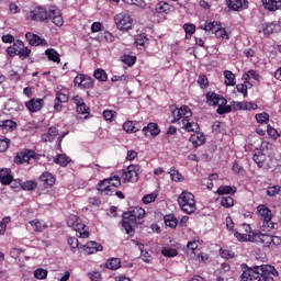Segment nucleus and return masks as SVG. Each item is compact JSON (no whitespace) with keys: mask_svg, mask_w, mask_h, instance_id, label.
<instances>
[{"mask_svg":"<svg viewBox=\"0 0 281 281\" xmlns=\"http://www.w3.org/2000/svg\"><path fill=\"white\" fill-rule=\"evenodd\" d=\"M243 273L239 277L241 281H274L273 276H278L276 267L271 265L254 266L241 265Z\"/></svg>","mask_w":281,"mask_h":281,"instance_id":"nucleus-1","label":"nucleus"},{"mask_svg":"<svg viewBox=\"0 0 281 281\" xmlns=\"http://www.w3.org/2000/svg\"><path fill=\"white\" fill-rule=\"evenodd\" d=\"M235 238L239 240V243H256L257 245H263V247H278L281 245L280 236H271L262 233L252 232V234H245L240 232L234 233Z\"/></svg>","mask_w":281,"mask_h":281,"instance_id":"nucleus-2","label":"nucleus"},{"mask_svg":"<svg viewBox=\"0 0 281 281\" xmlns=\"http://www.w3.org/2000/svg\"><path fill=\"white\" fill-rule=\"evenodd\" d=\"M146 216V211L143 207L135 206L128 212H124L121 225L130 236L135 235V227Z\"/></svg>","mask_w":281,"mask_h":281,"instance_id":"nucleus-3","label":"nucleus"},{"mask_svg":"<svg viewBox=\"0 0 281 281\" xmlns=\"http://www.w3.org/2000/svg\"><path fill=\"white\" fill-rule=\"evenodd\" d=\"M206 102L210 106H218L217 113L218 115H224V113H229L232 111V106L227 105V99L223 98L214 92L206 94Z\"/></svg>","mask_w":281,"mask_h":281,"instance_id":"nucleus-4","label":"nucleus"},{"mask_svg":"<svg viewBox=\"0 0 281 281\" xmlns=\"http://www.w3.org/2000/svg\"><path fill=\"white\" fill-rule=\"evenodd\" d=\"M178 203L181 207L182 212H186L187 214H194L196 212V202L194 201V194L183 191L179 198Z\"/></svg>","mask_w":281,"mask_h":281,"instance_id":"nucleus-5","label":"nucleus"},{"mask_svg":"<svg viewBox=\"0 0 281 281\" xmlns=\"http://www.w3.org/2000/svg\"><path fill=\"white\" fill-rule=\"evenodd\" d=\"M30 21H35L37 23H48L52 20V12L45 7H34L27 14Z\"/></svg>","mask_w":281,"mask_h":281,"instance_id":"nucleus-6","label":"nucleus"},{"mask_svg":"<svg viewBox=\"0 0 281 281\" xmlns=\"http://www.w3.org/2000/svg\"><path fill=\"white\" fill-rule=\"evenodd\" d=\"M32 50L30 48L25 47L22 41H16L12 46H9L7 48V54L14 58V56H20L21 60H25L30 56Z\"/></svg>","mask_w":281,"mask_h":281,"instance_id":"nucleus-7","label":"nucleus"},{"mask_svg":"<svg viewBox=\"0 0 281 281\" xmlns=\"http://www.w3.org/2000/svg\"><path fill=\"white\" fill-rule=\"evenodd\" d=\"M257 212L259 214L260 221L263 222V224L261 225V232H271V229H273L274 227L273 222H271V210H269L265 205H259L257 207Z\"/></svg>","mask_w":281,"mask_h":281,"instance_id":"nucleus-8","label":"nucleus"},{"mask_svg":"<svg viewBox=\"0 0 281 281\" xmlns=\"http://www.w3.org/2000/svg\"><path fill=\"white\" fill-rule=\"evenodd\" d=\"M67 225L75 229V232H79V238H89V233L86 229L87 225L82 224V220L77 215H70Z\"/></svg>","mask_w":281,"mask_h":281,"instance_id":"nucleus-9","label":"nucleus"},{"mask_svg":"<svg viewBox=\"0 0 281 281\" xmlns=\"http://www.w3.org/2000/svg\"><path fill=\"white\" fill-rule=\"evenodd\" d=\"M142 175V167L139 165H130L123 170V179L127 183H137Z\"/></svg>","mask_w":281,"mask_h":281,"instance_id":"nucleus-10","label":"nucleus"},{"mask_svg":"<svg viewBox=\"0 0 281 281\" xmlns=\"http://www.w3.org/2000/svg\"><path fill=\"white\" fill-rule=\"evenodd\" d=\"M114 22L117 30H121V32H126L133 27V19L124 12L116 14L114 16Z\"/></svg>","mask_w":281,"mask_h":281,"instance_id":"nucleus-11","label":"nucleus"},{"mask_svg":"<svg viewBox=\"0 0 281 281\" xmlns=\"http://www.w3.org/2000/svg\"><path fill=\"white\" fill-rule=\"evenodd\" d=\"M173 120L172 122H178V124H186L190 116L192 115V111L188 105L181 106L180 109H176L172 111Z\"/></svg>","mask_w":281,"mask_h":281,"instance_id":"nucleus-12","label":"nucleus"},{"mask_svg":"<svg viewBox=\"0 0 281 281\" xmlns=\"http://www.w3.org/2000/svg\"><path fill=\"white\" fill-rule=\"evenodd\" d=\"M35 155L36 153L34 150L23 149L16 154L14 164H27Z\"/></svg>","mask_w":281,"mask_h":281,"instance_id":"nucleus-13","label":"nucleus"},{"mask_svg":"<svg viewBox=\"0 0 281 281\" xmlns=\"http://www.w3.org/2000/svg\"><path fill=\"white\" fill-rule=\"evenodd\" d=\"M229 10H235V12H240L249 8V2L247 0H226Z\"/></svg>","mask_w":281,"mask_h":281,"instance_id":"nucleus-14","label":"nucleus"},{"mask_svg":"<svg viewBox=\"0 0 281 281\" xmlns=\"http://www.w3.org/2000/svg\"><path fill=\"white\" fill-rule=\"evenodd\" d=\"M75 85L82 87L83 89H93V79L87 75H78L75 78Z\"/></svg>","mask_w":281,"mask_h":281,"instance_id":"nucleus-15","label":"nucleus"},{"mask_svg":"<svg viewBox=\"0 0 281 281\" xmlns=\"http://www.w3.org/2000/svg\"><path fill=\"white\" fill-rule=\"evenodd\" d=\"M233 109H235V111H254L256 109H258V104L254 103V102H238V101H234L232 103Z\"/></svg>","mask_w":281,"mask_h":281,"instance_id":"nucleus-16","label":"nucleus"},{"mask_svg":"<svg viewBox=\"0 0 281 281\" xmlns=\"http://www.w3.org/2000/svg\"><path fill=\"white\" fill-rule=\"evenodd\" d=\"M25 38L29 41V44L33 47H38V45H47V41H45V38H42L41 36L32 32H27L25 34Z\"/></svg>","mask_w":281,"mask_h":281,"instance_id":"nucleus-17","label":"nucleus"},{"mask_svg":"<svg viewBox=\"0 0 281 281\" xmlns=\"http://www.w3.org/2000/svg\"><path fill=\"white\" fill-rule=\"evenodd\" d=\"M145 137H157L159 134V126L156 123H149L143 128Z\"/></svg>","mask_w":281,"mask_h":281,"instance_id":"nucleus-18","label":"nucleus"},{"mask_svg":"<svg viewBox=\"0 0 281 281\" xmlns=\"http://www.w3.org/2000/svg\"><path fill=\"white\" fill-rule=\"evenodd\" d=\"M190 142L194 148H199V146H203V144H205V135L201 132H195L190 136Z\"/></svg>","mask_w":281,"mask_h":281,"instance_id":"nucleus-19","label":"nucleus"},{"mask_svg":"<svg viewBox=\"0 0 281 281\" xmlns=\"http://www.w3.org/2000/svg\"><path fill=\"white\" fill-rule=\"evenodd\" d=\"M26 109L32 113H36V111H41L43 109V100L41 99H31L29 102L25 103Z\"/></svg>","mask_w":281,"mask_h":281,"instance_id":"nucleus-20","label":"nucleus"},{"mask_svg":"<svg viewBox=\"0 0 281 281\" xmlns=\"http://www.w3.org/2000/svg\"><path fill=\"white\" fill-rule=\"evenodd\" d=\"M252 159L255 164H257L258 168H265L267 156L262 153V150L256 149Z\"/></svg>","mask_w":281,"mask_h":281,"instance_id":"nucleus-21","label":"nucleus"},{"mask_svg":"<svg viewBox=\"0 0 281 281\" xmlns=\"http://www.w3.org/2000/svg\"><path fill=\"white\" fill-rule=\"evenodd\" d=\"M261 3L266 8V10H269L270 12H276V10H279L281 8V0H261Z\"/></svg>","mask_w":281,"mask_h":281,"instance_id":"nucleus-22","label":"nucleus"},{"mask_svg":"<svg viewBox=\"0 0 281 281\" xmlns=\"http://www.w3.org/2000/svg\"><path fill=\"white\" fill-rule=\"evenodd\" d=\"M58 135L56 127L48 128L47 133L42 135V142H54Z\"/></svg>","mask_w":281,"mask_h":281,"instance_id":"nucleus-23","label":"nucleus"},{"mask_svg":"<svg viewBox=\"0 0 281 281\" xmlns=\"http://www.w3.org/2000/svg\"><path fill=\"white\" fill-rule=\"evenodd\" d=\"M49 12L54 25L57 27H63V23H65V21H63V15H60V13L56 10H49Z\"/></svg>","mask_w":281,"mask_h":281,"instance_id":"nucleus-24","label":"nucleus"},{"mask_svg":"<svg viewBox=\"0 0 281 281\" xmlns=\"http://www.w3.org/2000/svg\"><path fill=\"white\" fill-rule=\"evenodd\" d=\"M105 267L106 269L115 271L122 267V260H120V258H111L106 261Z\"/></svg>","mask_w":281,"mask_h":281,"instance_id":"nucleus-25","label":"nucleus"},{"mask_svg":"<svg viewBox=\"0 0 281 281\" xmlns=\"http://www.w3.org/2000/svg\"><path fill=\"white\" fill-rule=\"evenodd\" d=\"M45 54L48 58V60H52L53 63H60V54L56 52L54 48H48L45 50Z\"/></svg>","mask_w":281,"mask_h":281,"instance_id":"nucleus-26","label":"nucleus"},{"mask_svg":"<svg viewBox=\"0 0 281 281\" xmlns=\"http://www.w3.org/2000/svg\"><path fill=\"white\" fill-rule=\"evenodd\" d=\"M106 180L109 181L110 191L112 193L115 192V188H120V186H122V180L117 176H114L112 178H108Z\"/></svg>","mask_w":281,"mask_h":281,"instance_id":"nucleus-27","label":"nucleus"},{"mask_svg":"<svg viewBox=\"0 0 281 281\" xmlns=\"http://www.w3.org/2000/svg\"><path fill=\"white\" fill-rule=\"evenodd\" d=\"M224 77H225V85H227V87H234L236 85V75H234L232 71L225 70Z\"/></svg>","mask_w":281,"mask_h":281,"instance_id":"nucleus-28","label":"nucleus"},{"mask_svg":"<svg viewBox=\"0 0 281 281\" xmlns=\"http://www.w3.org/2000/svg\"><path fill=\"white\" fill-rule=\"evenodd\" d=\"M40 180L43 181V183L46 186H54V183H56V178H54V176L49 172L42 173Z\"/></svg>","mask_w":281,"mask_h":281,"instance_id":"nucleus-29","label":"nucleus"},{"mask_svg":"<svg viewBox=\"0 0 281 281\" xmlns=\"http://www.w3.org/2000/svg\"><path fill=\"white\" fill-rule=\"evenodd\" d=\"M0 127L2 131H14L16 128V122L12 120L0 121Z\"/></svg>","mask_w":281,"mask_h":281,"instance_id":"nucleus-30","label":"nucleus"},{"mask_svg":"<svg viewBox=\"0 0 281 281\" xmlns=\"http://www.w3.org/2000/svg\"><path fill=\"white\" fill-rule=\"evenodd\" d=\"M123 131H126L127 133H137L139 128L137 127V123L133 121H126L123 124Z\"/></svg>","mask_w":281,"mask_h":281,"instance_id":"nucleus-31","label":"nucleus"},{"mask_svg":"<svg viewBox=\"0 0 281 281\" xmlns=\"http://www.w3.org/2000/svg\"><path fill=\"white\" fill-rule=\"evenodd\" d=\"M55 164H58V166L65 167L71 161L69 157L65 154H59L57 157L54 159Z\"/></svg>","mask_w":281,"mask_h":281,"instance_id":"nucleus-32","label":"nucleus"},{"mask_svg":"<svg viewBox=\"0 0 281 281\" xmlns=\"http://www.w3.org/2000/svg\"><path fill=\"white\" fill-rule=\"evenodd\" d=\"M220 25L218 22H210L204 24V26H199V30H204L205 32H212L214 34Z\"/></svg>","mask_w":281,"mask_h":281,"instance_id":"nucleus-33","label":"nucleus"},{"mask_svg":"<svg viewBox=\"0 0 281 281\" xmlns=\"http://www.w3.org/2000/svg\"><path fill=\"white\" fill-rule=\"evenodd\" d=\"M182 124V128H186L188 133H192L199 128V123L190 122V119H187L184 123Z\"/></svg>","mask_w":281,"mask_h":281,"instance_id":"nucleus-34","label":"nucleus"},{"mask_svg":"<svg viewBox=\"0 0 281 281\" xmlns=\"http://www.w3.org/2000/svg\"><path fill=\"white\" fill-rule=\"evenodd\" d=\"M30 225H32L34 232H45V229H47V225L43 224V222L37 220L31 221Z\"/></svg>","mask_w":281,"mask_h":281,"instance_id":"nucleus-35","label":"nucleus"},{"mask_svg":"<svg viewBox=\"0 0 281 281\" xmlns=\"http://www.w3.org/2000/svg\"><path fill=\"white\" fill-rule=\"evenodd\" d=\"M98 186H99L98 190L100 192H105V194H112L111 187L109 186V180L108 179L102 180L101 182H99Z\"/></svg>","mask_w":281,"mask_h":281,"instance_id":"nucleus-36","label":"nucleus"},{"mask_svg":"<svg viewBox=\"0 0 281 281\" xmlns=\"http://www.w3.org/2000/svg\"><path fill=\"white\" fill-rule=\"evenodd\" d=\"M274 32H280V25L277 23H270L263 29V34H273Z\"/></svg>","mask_w":281,"mask_h":281,"instance_id":"nucleus-37","label":"nucleus"},{"mask_svg":"<svg viewBox=\"0 0 281 281\" xmlns=\"http://www.w3.org/2000/svg\"><path fill=\"white\" fill-rule=\"evenodd\" d=\"M162 256H166L167 258H175L179 252L177 249L171 248V247H165L161 249Z\"/></svg>","mask_w":281,"mask_h":281,"instance_id":"nucleus-38","label":"nucleus"},{"mask_svg":"<svg viewBox=\"0 0 281 281\" xmlns=\"http://www.w3.org/2000/svg\"><path fill=\"white\" fill-rule=\"evenodd\" d=\"M94 78L97 80H100V82H106L108 76H106V71H104V69H97L94 71Z\"/></svg>","mask_w":281,"mask_h":281,"instance_id":"nucleus-39","label":"nucleus"},{"mask_svg":"<svg viewBox=\"0 0 281 281\" xmlns=\"http://www.w3.org/2000/svg\"><path fill=\"white\" fill-rule=\"evenodd\" d=\"M77 113L78 115H83L85 119L89 117V106H87V103L77 105Z\"/></svg>","mask_w":281,"mask_h":281,"instance_id":"nucleus-40","label":"nucleus"},{"mask_svg":"<svg viewBox=\"0 0 281 281\" xmlns=\"http://www.w3.org/2000/svg\"><path fill=\"white\" fill-rule=\"evenodd\" d=\"M122 63H124L125 65H127V67H133L135 60H137V57L135 56H131V55H123L121 57Z\"/></svg>","mask_w":281,"mask_h":281,"instance_id":"nucleus-41","label":"nucleus"},{"mask_svg":"<svg viewBox=\"0 0 281 281\" xmlns=\"http://www.w3.org/2000/svg\"><path fill=\"white\" fill-rule=\"evenodd\" d=\"M10 148V138L0 136V153H5Z\"/></svg>","mask_w":281,"mask_h":281,"instance_id":"nucleus-42","label":"nucleus"},{"mask_svg":"<svg viewBox=\"0 0 281 281\" xmlns=\"http://www.w3.org/2000/svg\"><path fill=\"white\" fill-rule=\"evenodd\" d=\"M221 205H223V207H233L234 206V198L233 196H223L221 199Z\"/></svg>","mask_w":281,"mask_h":281,"instance_id":"nucleus-43","label":"nucleus"},{"mask_svg":"<svg viewBox=\"0 0 281 281\" xmlns=\"http://www.w3.org/2000/svg\"><path fill=\"white\" fill-rule=\"evenodd\" d=\"M214 34L216 38H222L223 41H227V38H229V36H227V31L221 26L214 32Z\"/></svg>","mask_w":281,"mask_h":281,"instance_id":"nucleus-44","label":"nucleus"},{"mask_svg":"<svg viewBox=\"0 0 281 281\" xmlns=\"http://www.w3.org/2000/svg\"><path fill=\"white\" fill-rule=\"evenodd\" d=\"M169 175L172 181H183V176L179 172V170L170 169Z\"/></svg>","mask_w":281,"mask_h":281,"instance_id":"nucleus-45","label":"nucleus"},{"mask_svg":"<svg viewBox=\"0 0 281 281\" xmlns=\"http://www.w3.org/2000/svg\"><path fill=\"white\" fill-rule=\"evenodd\" d=\"M34 276L37 280H45V278H47V270L43 268L36 269Z\"/></svg>","mask_w":281,"mask_h":281,"instance_id":"nucleus-46","label":"nucleus"},{"mask_svg":"<svg viewBox=\"0 0 281 281\" xmlns=\"http://www.w3.org/2000/svg\"><path fill=\"white\" fill-rule=\"evenodd\" d=\"M281 187L280 186H273L269 187L267 190L268 196H277V194H280Z\"/></svg>","mask_w":281,"mask_h":281,"instance_id":"nucleus-47","label":"nucleus"},{"mask_svg":"<svg viewBox=\"0 0 281 281\" xmlns=\"http://www.w3.org/2000/svg\"><path fill=\"white\" fill-rule=\"evenodd\" d=\"M165 225L167 227L175 228L177 226V221H175V217L172 215H166L165 216Z\"/></svg>","mask_w":281,"mask_h":281,"instance_id":"nucleus-48","label":"nucleus"},{"mask_svg":"<svg viewBox=\"0 0 281 281\" xmlns=\"http://www.w3.org/2000/svg\"><path fill=\"white\" fill-rule=\"evenodd\" d=\"M255 117L259 124H265V123L269 122V114H267V112L256 114Z\"/></svg>","mask_w":281,"mask_h":281,"instance_id":"nucleus-49","label":"nucleus"},{"mask_svg":"<svg viewBox=\"0 0 281 281\" xmlns=\"http://www.w3.org/2000/svg\"><path fill=\"white\" fill-rule=\"evenodd\" d=\"M157 200V193H149L143 198V202L148 205L150 203H155Z\"/></svg>","mask_w":281,"mask_h":281,"instance_id":"nucleus-50","label":"nucleus"},{"mask_svg":"<svg viewBox=\"0 0 281 281\" xmlns=\"http://www.w3.org/2000/svg\"><path fill=\"white\" fill-rule=\"evenodd\" d=\"M234 189H232V187L229 186H221L217 189V194L223 195V194H232Z\"/></svg>","mask_w":281,"mask_h":281,"instance_id":"nucleus-51","label":"nucleus"},{"mask_svg":"<svg viewBox=\"0 0 281 281\" xmlns=\"http://www.w3.org/2000/svg\"><path fill=\"white\" fill-rule=\"evenodd\" d=\"M67 243H68V245L70 246L71 251H76V249H78V246H79L78 238H76V237H69V238L67 239Z\"/></svg>","mask_w":281,"mask_h":281,"instance_id":"nucleus-52","label":"nucleus"},{"mask_svg":"<svg viewBox=\"0 0 281 281\" xmlns=\"http://www.w3.org/2000/svg\"><path fill=\"white\" fill-rule=\"evenodd\" d=\"M10 221V216H5L2 218V221L0 222V234H5V228L8 227Z\"/></svg>","mask_w":281,"mask_h":281,"instance_id":"nucleus-53","label":"nucleus"},{"mask_svg":"<svg viewBox=\"0 0 281 281\" xmlns=\"http://www.w3.org/2000/svg\"><path fill=\"white\" fill-rule=\"evenodd\" d=\"M183 30H184L187 36H188V34L190 36H192V34H194V32H196V26L194 24H188L187 23V24L183 25Z\"/></svg>","mask_w":281,"mask_h":281,"instance_id":"nucleus-54","label":"nucleus"},{"mask_svg":"<svg viewBox=\"0 0 281 281\" xmlns=\"http://www.w3.org/2000/svg\"><path fill=\"white\" fill-rule=\"evenodd\" d=\"M22 189L27 190V191L36 190V182H34V181L23 182Z\"/></svg>","mask_w":281,"mask_h":281,"instance_id":"nucleus-55","label":"nucleus"},{"mask_svg":"<svg viewBox=\"0 0 281 281\" xmlns=\"http://www.w3.org/2000/svg\"><path fill=\"white\" fill-rule=\"evenodd\" d=\"M55 100L56 102L65 103L68 102L69 97L65 92H57Z\"/></svg>","mask_w":281,"mask_h":281,"instance_id":"nucleus-56","label":"nucleus"},{"mask_svg":"<svg viewBox=\"0 0 281 281\" xmlns=\"http://www.w3.org/2000/svg\"><path fill=\"white\" fill-rule=\"evenodd\" d=\"M115 116V111L112 110H105L103 111V117L104 120H106L108 122L113 121V117Z\"/></svg>","mask_w":281,"mask_h":281,"instance_id":"nucleus-57","label":"nucleus"},{"mask_svg":"<svg viewBox=\"0 0 281 281\" xmlns=\"http://www.w3.org/2000/svg\"><path fill=\"white\" fill-rule=\"evenodd\" d=\"M188 251H191V254H194L196 249H199V241H189L187 245Z\"/></svg>","mask_w":281,"mask_h":281,"instance_id":"nucleus-58","label":"nucleus"},{"mask_svg":"<svg viewBox=\"0 0 281 281\" xmlns=\"http://www.w3.org/2000/svg\"><path fill=\"white\" fill-rule=\"evenodd\" d=\"M168 10V3L166 2H159L156 7V12H158L159 14H161L162 12H167Z\"/></svg>","mask_w":281,"mask_h":281,"instance_id":"nucleus-59","label":"nucleus"},{"mask_svg":"<svg viewBox=\"0 0 281 281\" xmlns=\"http://www.w3.org/2000/svg\"><path fill=\"white\" fill-rule=\"evenodd\" d=\"M140 256L144 262H151L153 257L148 254V250H144V248L140 250Z\"/></svg>","mask_w":281,"mask_h":281,"instance_id":"nucleus-60","label":"nucleus"},{"mask_svg":"<svg viewBox=\"0 0 281 281\" xmlns=\"http://www.w3.org/2000/svg\"><path fill=\"white\" fill-rule=\"evenodd\" d=\"M198 85H200L201 89H205V87L209 85L207 77L200 76L198 79Z\"/></svg>","mask_w":281,"mask_h":281,"instance_id":"nucleus-61","label":"nucleus"},{"mask_svg":"<svg viewBox=\"0 0 281 281\" xmlns=\"http://www.w3.org/2000/svg\"><path fill=\"white\" fill-rule=\"evenodd\" d=\"M87 245L90 247V249H93V251H102V245L95 241H90Z\"/></svg>","mask_w":281,"mask_h":281,"instance_id":"nucleus-62","label":"nucleus"},{"mask_svg":"<svg viewBox=\"0 0 281 281\" xmlns=\"http://www.w3.org/2000/svg\"><path fill=\"white\" fill-rule=\"evenodd\" d=\"M13 179L14 178L12 177V175L9 173L8 176H4V178L0 179V181L3 186H10V183H12Z\"/></svg>","mask_w":281,"mask_h":281,"instance_id":"nucleus-63","label":"nucleus"},{"mask_svg":"<svg viewBox=\"0 0 281 281\" xmlns=\"http://www.w3.org/2000/svg\"><path fill=\"white\" fill-rule=\"evenodd\" d=\"M236 89L239 93H243L244 98H247V86L243 85V83H238L236 86Z\"/></svg>","mask_w":281,"mask_h":281,"instance_id":"nucleus-64","label":"nucleus"}]
</instances>
